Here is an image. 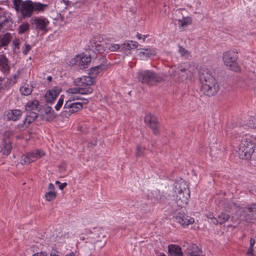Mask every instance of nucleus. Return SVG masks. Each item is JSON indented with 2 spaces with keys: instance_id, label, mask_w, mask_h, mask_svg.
<instances>
[{
  "instance_id": "1",
  "label": "nucleus",
  "mask_w": 256,
  "mask_h": 256,
  "mask_svg": "<svg viewBox=\"0 0 256 256\" xmlns=\"http://www.w3.org/2000/svg\"><path fill=\"white\" fill-rule=\"evenodd\" d=\"M199 78L201 84V91L204 94L211 96L218 92V85L208 69L205 68H202L199 72Z\"/></svg>"
},
{
  "instance_id": "2",
  "label": "nucleus",
  "mask_w": 256,
  "mask_h": 256,
  "mask_svg": "<svg viewBox=\"0 0 256 256\" xmlns=\"http://www.w3.org/2000/svg\"><path fill=\"white\" fill-rule=\"evenodd\" d=\"M174 197L176 204L180 208L186 206L190 197L188 186L184 180L176 182L174 190Z\"/></svg>"
},
{
  "instance_id": "3",
  "label": "nucleus",
  "mask_w": 256,
  "mask_h": 256,
  "mask_svg": "<svg viewBox=\"0 0 256 256\" xmlns=\"http://www.w3.org/2000/svg\"><path fill=\"white\" fill-rule=\"evenodd\" d=\"M25 108L28 112L26 117L22 122L19 123L18 125V128L20 130L26 129L37 118L38 114L36 112L38 111L39 108L38 100H34L28 101L25 106Z\"/></svg>"
},
{
  "instance_id": "4",
  "label": "nucleus",
  "mask_w": 256,
  "mask_h": 256,
  "mask_svg": "<svg viewBox=\"0 0 256 256\" xmlns=\"http://www.w3.org/2000/svg\"><path fill=\"white\" fill-rule=\"evenodd\" d=\"M256 137L250 136L244 138L240 145L238 154L241 159H248L254 152Z\"/></svg>"
},
{
  "instance_id": "5",
  "label": "nucleus",
  "mask_w": 256,
  "mask_h": 256,
  "mask_svg": "<svg viewBox=\"0 0 256 256\" xmlns=\"http://www.w3.org/2000/svg\"><path fill=\"white\" fill-rule=\"evenodd\" d=\"M104 236L100 232H95L88 236L84 245L82 246V250L85 256H89L95 249V244L98 242H102L100 248L102 247L106 244L104 239Z\"/></svg>"
},
{
  "instance_id": "6",
  "label": "nucleus",
  "mask_w": 256,
  "mask_h": 256,
  "mask_svg": "<svg viewBox=\"0 0 256 256\" xmlns=\"http://www.w3.org/2000/svg\"><path fill=\"white\" fill-rule=\"evenodd\" d=\"M136 78L139 82L143 84L153 86L157 82L162 80L161 76L150 70H140L136 74Z\"/></svg>"
},
{
  "instance_id": "7",
  "label": "nucleus",
  "mask_w": 256,
  "mask_h": 256,
  "mask_svg": "<svg viewBox=\"0 0 256 256\" xmlns=\"http://www.w3.org/2000/svg\"><path fill=\"white\" fill-rule=\"evenodd\" d=\"M14 8L16 12H20L23 18H30L33 14L32 1L31 0H12Z\"/></svg>"
},
{
  "instance_id": "8",
  "label": "nucleus",
  "mask_w": 256,
  "mask_h": 256,
  "mask_svg": "<svg viewBox=\"0 0 256 256\" xmlns=\"http://www.w3.org/2000/svg\"><path fill=\"white\" fill-rule=\"evenodd\" d=\"M238 58V52L234 50L226 52L224 54L222 57L224 64L231 70L235 72L240 70L239 66L236 62Z\"/></svg>"
},
{
  "instance_id": "9",
  "label": "nucleus",
  "mask_w": 256,
  "mask_h": 256,
  "mask_svg": "<svg viewBox=\"0 0 256 256\" xmlns=\"http://www.w3.org/2000/svg\"><path fill=\"white\" fill-rule=\"evenodd\" d=\"M237 213L240 216L241 220L248 222L256 219V204H252L247 207L240 208Z\"/></svg>"
},
{
  "instance_id": "10",
  "label": "nucleus",
  "mask_w": 256,
  "mask_h": 256,
  "mask_svg": "<svg viewBox=\"0 0 256 256\" xmlns=\"http://www.w3.org/2000/svg\"><path fill=\"white\" fill-rule=\"evenodd\" d=\"M45 155V152L40 150H36L24 154L21 157L22 164H28Z\"/></svg>"
},
{
  "instance_id": "11",
  "label": "nucleus",
  "mask_w": 256,
  "mask_h": 256,
  "mask_svg": "<svg viewBox=\"0 0 256 256\" xmlns=\"http://www.w3.org/2000/svg\"><path fill=\"white\" fill-rule=\"evenodd\" d=\"M82 108V104L80 102H66L62 114L66 118H68L71 114L75 113Z\"/></svg>"
},
{
  "instance_id": "12",
  "label": "nucleus",
  "mask_w": 256,
  "mask_h": 256,
  "mask_svg": "<svg viewBox=\"0 0 256 256\" xmlns=\"http://www.w3.org/2000/svg\"><path fill=\"white\" fill-rule=\"evenodd\" d=\"M91 60L90 56L84 54L76 55L70 62L72 64L77 66L80 69H84L88 66Z\"/></svg>"
},
{
  "instance_id": "13",
  "label": "nucleus",
  "mask_w": 256,
  "mask_h": 256,
  "mask_svg": "<svg viewBox=\"0 0 256 256\" xmlns=\"http://www.w3.org/2000/svg\"><path fill=\"white\" fill-rule=\"evenodd\" d=\"M31 24L35 26L36 30L46 32L48 30L47 26L49 24V21L46 18L37 16L32 19Z\"/></svg>"
},
{
  "instance_id": "14",
  "label": "nucleus",
  "mask_w": 256,
  "mask_h": 256,
  "mask_svg": "<svg viewBox=\"0 0 256 256\" xmlns=\"http://www.w3.org/2000/svg\"><path fill=\"white\" fill-rule=\"evenodd\" d=\"M144 122L152 130L154 134H159L158 122L155 116L151 114H146L144 118Z\"/></svg>"
},
{
  "instance_id": "15",
  "label": "nucleus",
  "mask_w": 256,
  "mask_h": 256,
  "mask_svg": "<svg viewBox=\"0 0 256 256\" xmlns=\"http://www.w3.org/2000/svg\"><path fill=\"white\" fill-rule=\"evenodd\" d=\"M12 14H6L0 22V32H4L12 28L14 23Z\"/></svg>"
},
{
  "instance_id": "16",
  "label": "nucleus",
  "mask_w": 256,
  "mask_h": 256,
  "mask_svg": "<svg viewBox=\"0 0 256 256\" xmlns=\"http://www.w3.org/2000/svg\"><path fill=\"white\" fill-rule=\"evenodd\" d=\"M4 116L8 120L16 122L21 118L22 112L20 109H10L5 112Z\"/></svg>"
},
{
  "instance_id": "17",
  "label": "nucleus",
  "mask_w": 256,
  "mask_h": 256,
  "mask_svg": "<svg viewBox=\"0 0 256 256\" xmlns=\"http://www.w3.org/2000/svg\"><path fill=\"white\" fill-rule=\"evenodd\" d=\"M240 87L245 90H254L256 91V78H244L240 84Z\"/></svg>"
},
{
  "instance_id": "18",
  "label": "nucleus",
  "mask_w": 256,
  "mask_h": 256,
  "mask_svg": "<svg viewBox=\"0 0 256 256\" xmlns=\"http://www.w3.org/2000/svg\"><path fill=\"white\" fill-rule=\"evenodd\" d=\"M176 221L185 227L192 224L194 222V218L187 215L184 214H178L175 217Z\"/></svg>"
},
{
  "instance_id": "19",
  "label": "nucleus",
  "mask_w": 256,
  "mask_h": 256,
  "mask_svg": "<svg viewBox=\"0 0 256 256\" xmlns=\"http://www.w3.org/2000/svg\"><path fill=\"white\" fill-rule=\"evenodd\" d=\"M60 92V88L58 87H54L52 90H48L45 94V98L46 102L52 103L59 95Z\"/></svg>"
},
{
  "instance_id": "20",
  "label": "nucleus",
  "mask_w": 256,
  "mask_h": 256,
  "mask_svg": "<svg viewBox=\"0 0 256 256\" xmlns=\"http://www.w3.org/2000/svg\"><path fill=\"white\" fill-rule=\"evenodd\" d=\"M94 82V78L90 74L78 78L76 81V85L80 86H91Z\"/></svg>"
},
{
  "instance_id": "21",
  "label": "nucleus",
  "mask_w": 256,
  "mask_h": 256,
  "mask_svg": "<svg viewBox=\"0 0 256 256\" xmlns=\"http://www.w3.org/2000/svg\"><path fill=\"white\" fill-rule=\"evenodd\" d=\"M139 50L138 56L142 60H146L156 54L155 50L150 48H142Z\"/></svg>"
},
{
  "instance_id": "22",
  "label": "nucleus",
  "mask_w": 256,
  "mask_h": 256,
  "mask_svg": "<svg viewBox=\"0 0 256 256\" xmlns=\"http://www.w3.org/2000/svg\"><path fill=\"white\" fill-rule=\"evenodd\" d=\"M176 66H172L170 70V73L174 76H176L178 80L180 82L184 81L191 76L190 72H184L181 74H178L176 72H174L175 70Z\"/></svg>"
},
{
  "instance_id": "23",
  "label": "nucleus",
  "mask_w": 256,
  "mask_h": 256,
  "mask_svg": "<svg viewBox=\"0 0 256 256\" xmlns=\"http://www.w3.org/2000/svg\"><path fill=\"white\" fill-rule=\"evenodd\" d=\"M169 254L172 256H183L181 248L176 244H170L168 246Z\"/></svg>"
},
{
  "instance_id": "24",
  "label": "nucleus",
  "mask_w": 256,
  "mask_h": 256,
  "mask_svg": "<svg viewBox=\"0 0 256 256\" xmlns=\"http://www.w3.org/2000/svg\"><path fill=\"white\" fill-rule=\"evenodd\" d=\"M229 218L230 215L228 214L222 212L216 218L213 219V224H222L227 222Z\"/></svg>"
},
{
  "instance_id": "25",
  "label": "nucleus",
  "mask_w": 256,
  "mask_h": 256,
  "mask_svg": "<svg viewBox=\"0 0 256 256\" xmlns=\"http://www.w3.org/2000/svg\"><path fill=\"white\" fill-rule=\"evenodd\" d=\"M12 148V142L8 139L4 140L2 144L1 147L2 154L4 155L8 156L10 153Z\"/></svg>"
},
{
  "instance_id": "26",
  "label": "nucleus",
  "mask_w": 256,
  "mask_h": 256,
  "mask_svg": "<svg viewBox=\"0 0 256 256\" xmlns=\"http://www.w3.org/2000/svg\"><path fill=\"white\" fill-rule=\"evenodd\" d=\"M0 69L4 73L8 72L10 70L8 60L4 54H0Z\"/></svg>"
},
{
  "instance_id": "27",
  "label": "nucleus",
  "mask_w": 256,
  "mask_h": 256,
  "mask_svg": "<svg viewBox=\"0 0 256 256\" xmlns=\"http://www.w3.org/2000/svg\"><path fill=\"white\" fill-rule=\"evenodd\" d=\"M70 92L72 94L78 93L79 94H88L92 92V89L90 88H70Z\"/></svg>"
},
{
  "instance_id": "28",
  "label": "nucleus",
  "mask_w": 256,
  "mask_h": 256,
  "mask_svg": "<svg viewBox=\"0 0 256 256\" xmlns=\"http://www.w3.org/2000/svg\"><path fill=\"white\" fill-rule=\"evenodd\" d=\"M0 38L1 40L0 46L2 47L6 46L12 39V34L10 32H6Z\"/></svg>"
},
{
  "instance_id": "29",
  "label": "nucleus",
  "mask_w": 256,
  "mask_h": 256,
  "mask_svg": "<svg viewBox=\"0 0 256 256\" xmlns=\"http://www.w3.org/2000/svg\"><path fill=\"white\" fill-rule=\"evenodd\" d=\"M190 67V64L188 62L182 63L179 64L176 68H175V70L174 72H176L178 74H181V73L184 72H190L189 70V68Z\"/></svg>"
},
{
  "instance_id": "30",
  "label": "nucleus",
  "mask_w": 256,
  "mask_h": 256,
  "mask_svg": "<svg viewBox=\"0 0 256 256\" xmlns=\"http://www.w3.org/2000/svg\"><path fill=\"white\" fill-rule=\"evenodd\" d=\"M32 12H44L48 7L46 4H44L40 2H32Z\"/></svg>"
},
{
  "instance_id": "31",
  "label": "nucleus",
  "mask_w": 256,
  "mask_h": 256,
  "mask_svg": "<svg viewBox=\"0 0 256 256\" xmlns=\"http://www.w3.org/2000/svg\"><path fill=\"white\" fill-rule=\"evenodd\" d=\"M34 86L31 84H24L20 88L21 94L24 96L30 95L33 90Z\"/></svg>"
},
{
  "instance_id": "32",
  "label": "nucleus",
  "mask_w": 256,
  "mask_h": 256,
  "mask_svg": "<svg viewBox=\"0 0 256 256\" xmlns=\"http://www.w3.org/2000/svg\"><path fill=\"white\" fill-rule=\"evenodd\" d=\"M138 46L137 42L134 41H129L122 44L121 48L123 50H130L136 48Z\"/></svg>"
},
{
  "instance_id": "33",
  "label": "nucleus",
  "mask_w": 256,
  "mask_h": 256,
  "mask_svg": "<svg viewBox=\"0 0 256 256\" xmlns=\"http://www.w3.org/2000/svg\"><path fill=\"white\" fill-rule=\"evenodd\" d=\"M104 65L94 66L90 69L88 74L90 75L94 79L104 68Z\"/></svg>"
},
{
  "instance_id": "34",
  "label": "nucleus",
  "mask_w": 256,
  "mask_h": 256,
  "mask_svg": "<svg viewBox=\"0 0 256 256\" xmlns=\"http://www.w3.org/2000/svg\"><path fill=\"white\" fill-rule=\"evenodd\" d=\"M14 84L10 78H4L0 82V88L4 90H8Z\"/></svg>"
},
{
  "instance_id": "35",
  "label": "nucleus",
  "mask_w": 256,
  "mask_h": 256,
  "mask_svg": "<svg viewBox=\"0 0 256 256\" xmlns=\"http://www.w3.org/2000/svg\"><path fill=\"white\" fill-rule=\"evenodd\" d=\"M70 88L66 90V94L68 98V100L66 102L70 101L71 102H72L75 100H82L80 96V94H79L78 93L72 94L70 92Z\"/></svg>"
},
{
  "instance_id": "36",
  "label": "nucleus",
  "mask_w": 256,
  "mask_h": 256,
  "mask_svg": "<svg viewBox=\"0 0 256 256\" xmlns=\"http://www.w3.org/2000/svg\"><path fill=\"white\" fill-rule=\"evenodd\" d=\"M30 24L28 22H24L19 26L18 32L19 34H22L30 30Z\"/></svg>"
},
{
  "instance_id": "37",
  "label": "nucleus",
  "mask_w": 256,
  "mask_h": 256,
  "mask_svg": "<svg viewBox=\"0 0 256 256\" xmlns=\"http://www.w3.org/2000/svg\"><path fill=\"white\" fill-rule=\"evenodd\" d=\"M146 148L142 146L141 144H138L136 148V157H141L144 155Z\"/></svg>"
},
{
  "instance_id": "38",
  "label": "nucleus",
  "mask_w": 256,
  "mask_h": 256,
  "mask_svg": "<svg viewBox=\"0 0 256 256\" xmlns=\"http://www.w3.org/2000/svg\"><path fill=\"white\" fill-rule=\"evenodd\" d=\"M200 251V248L196 244H192L188 248V253L192 256H196V254Z\"/></svg>"
},
{
  "instance_id": "39",
  "label": "nucleus",
  "mask_w": 256,
  "mask_h": 256,
  "mask_svg": "<svg viewBox=\"0 0 256 256\" xmlns=\"http://www.w3.org/2000/svg\"><path fill=\"white\" fill-rule=\"evenodd\" d=\"M178 52L180 54L181 56L184 57L186 58H188L190 56V52L182 46H178Z\"/></svg>"
},
{
  "instance_id": "40",
  "label": "nucleus",
  "mask_w": 256,
  "mask_h": 256,
  "mask_svg": "<svg viewBox=\"0 0 256 256\" xmlns=\"http://www.w3.org/2000/svg\"><path fill=\"white\" fill-rule=\"evenodd\" d=\"M20 40L18 38H14L12 41V48L13 50L16 51L20 49Z\"/></svg>"
},
{
  "instance_id": "41",
  "label": "nucleus",
  "mask_w": 256,
  "mask_h": 256,
  "mask_svg": "<svg viewBox=\"0 0 256 256\" xmlns=\"http://www.w3.org/2000/svg\"><path fill=\"white\" fill-rule=\"evenodd\" d=\"M192 21L188 18H183L182 20H178V24L182 27L186 26L190 24Z\"/></svg>"
},
{
  "instance_id": "42",
  "label": "nucleus",
  "mask_w": 256,
  "mask_h": 256,
  "mask_svg": "<svg viewBox=\"0 0 256 256\" xmlns=\"http://www.w3.org/2000/svg\"><path fill=\"white\" fill-rule=\"evenodd\" d=\"M56 196V194L54 191H50L45 194V198L48 202H50L54 200Z\"/></svg>"
},
{
  "instance_id": "43",
  "label": "nucleus",
  "mask_w": 256,
  "mask_h": 256,
  "mask_svg": "<svg viewBox=\"0 0 256 256\" xmlns=\"http://www.w3.org/2000/svg\"><path fill=\"white\" fill-rule=\"evenodd\" d=\"M120 46L118 44H107L106 48L110 52H116L120 48Z\"/></svg>"
},
{
  "instance_id": "44",
  "label": "nucleus",
  "mask_w": 256,
  "mask_h": 256,
  "mask_svg": "<svg viewBox=\"0 0 256 256\" xmlns=\"http://www.w3.org/2000/svg\"><path fill=\"white\" fill-rule=\"evenodd\" d=\"M46 113L47 114L50 115V118L51 120L54 119L56 116L54 110L52 108L50 107H48L46 109Z\"/></svg>"
},
{
  "instance_id": "45",
  "label": "nucleus",
  "mask_w": 256,
  "mask_h": 256,
  "mask_svg": "<svg viewBox=\"0 0 256 256\" xmlns=\"http://www.w3.org/2000/svg\"><path fill=\"white\" fill-rule=\"evenodd\" d=\"M64 96H61L60 98L58 100V102L56 104L55 106V109L56 110H59L61 107L62 106L64 103Z\"/></svg>"
},
{
  "instance_id": "46",
  "label": "nucleus",
  "mask_w": 256,
  "mask_h": 256,
  "mask_svg": "<svg viewBox=\"0 0 256 256\" xmlns=\"http://www.w3.org/2000/svg\"><path fill=\"white\" fill-rule=\"evenodd\" d=\"M248 125L250 128H256V117L250 116L248 122Z\"/></svg>"
},
{
  "instance_id": "47",
  "label": "nucleus",
  "mask_w": 256,
  "mask_h": 256,
  "mask_svg": "<svg viewBox=\"0 0 256 256\" xmlns=\"http://www.w3.org/2000/svg\"><path fill=\"white\" fill-rule=\"evenodd\" d=\"M20 72L19 71L16 72L14 74L11 76L10 80L14 84H16L18 78H20Z\"/></svg>"
},
{
  "instance_id": "48",
  "label": "nucleus",
  "mask_w": 256,
  "mask_h": 256,
  "mask_svg": "<svg viewBox=\"0 0 256 256\" xmlns=\"http://www.w3.org/2000/svg\"><path fill=\"white\" fill-rule=\"evenodd\" d=\"M107 48L106 47L102 46V44L96 45V50L98 52L102 53L104 51H106Z\"/></svg>"
},
{
  "instance_id": "49",
  "label": "nucleus",
  "mask_w": 256,
  "mask_h": 256,
  "mask_svg": "<svg viewBox=\"0 0 256 256\" xmlns=\"http://www.w3.org/2000/svg\"><path fill=\"white\" fill-rule=\"evenodd\" d=\"M31 49V46L29 44H24L22 53L24 55H26Z\"/></svg>"
},
{
  "instance_id": "50",
  "label": "nucleus",
  "mask_w": 256,
  "mask_h": 256,
  "mask_svg": "<svg viewBox=\"0 0 256 256\" xmlns=\"http://www.w3.org/2000/svg\"><path fill=\"white\" fill-rule=\"evenodd\" d=\"M56 184L58 186V188L60 190H63L64 188L67 186L66 182L61 183L58 180L56 182Z\"/></svg>"
},
{
  "instance_id": "51",
  "label": "nucleus",
  "mask_w": 256,
  "mask_h": 256,
  "mask_svg": "<svg viewBox=\"0 0 256 256\" xmlns=\"http://www.w3.org/2000/svg\"><path fill=\"white\" fill-rule=\"evenodd\" d=\"M60 252L54 248H52L50 253V256H60Z\"/></svg>"
},
{
  "instance_id": "52",
  "label": "nucleus",
  "mask_w": 256,
  "mask_h": 256,
  "mask_svg": "<svg viewBox=\"0 0 256 256\" xmlns=\"http://www.w3.org/2000/svg\"><path fill=\"white\" fill-rule=\"evenodd\" d=\"M32 256H48V254L46 252H36Z\"/></svg>"
},
{
  "instance_id": "53",
  "label": "nucleus",
  "mask_w": 256,
  "mask_h": 256,
  "mask_svg": "<svg viewBox=\"0 0 256 256\" xmlns=\"http://www.w3.org/2000/svg\"><path fill=\"white\" fill-rule=\"evenodd\" d=\"M247 255L254 256V247L250 246L246 253Z\"/></svg>"
},
{
  "instance_id": "54",
  "label": "nucleus",
  "mask_w": 256,
  "mask_h": 256,
  "mask_svg": "<svg viewBox=\"0 0 256 256\" xmlns=\"http://www.w3.org/2000/svg\"><path fill=\"white\" fill-rule=\"evenodd\" d=\"M78 254L76 251L72 252L68 254H66L65 256H78Z\"/></svg>"
},
{
  "instance_id": "55",
  "label": "nucleus",
  "mask_w": 256,
  "mask_h": 256,
  "mask_svg": "<svg viewBox=\"0 0 256 256\" xmlns=\"http://www.w3.org/2000/svg\"><path fill=\"white\" fill-rule=\"evenodd\" d=\"M136 37H137V38L138 39H139V40L142 39L144 40L146 38V36H144V35L142 36V35L141 34H136Z\"/></svg>"
},
{
  "instance_id": "56",
  "label": "nucleus",
  "mask_w": 256,
  "mask_h": 256,
  "mask_svg": "<svg viewBox=\"0 0 256 256\" xmlns=\"http://www.w3.org/2000/svg\"><path fill=\"white\" fill-rule=\"evenodd\" d=\"M54 186L52 184L50 183L48 184V189L50 190V191H54Z\"/></svg>"
},
{
  "instance_id": "57",
  "label": "nucleus",
  "mask_w": 256,
  "mask_h": 256,
  "mask_svg": "<svg viewBox=\"0 0 256 256\" xmlns=\"http://www.w3.org/2000/svg\"><path fill=\"white\" fill-rule=\"evenodd\" d=\"M255 243H256L255 240H254L253 238H251L250 240V246L254 247Z\"/></svg>"
},
{
  "instance_id": "58",
  "label": "nucleus",
  "mask_w": 256,
  "mask_h": 256,
  "mask_svg": "<svg viewBox=\"0 0 256 256\" xmlns=\"http://www.w3.org/2000/svg\"><path fill=\"white\" fill-rule=\"evenodd\" d=\"M208 218L211 220V222L212 223H213V219L216 218L213 217L212 214H210L209 216H208Z\"/></svg>"
},
{
  "instance_id": "59",
  "label": "nucleus",
  "mask_w": 256,
  "mask_h": 256,
  "mask_svg": "<svg viewBox=\"0 0 256 256\" xmlns=\"http://www.w3.org/2000/svg\"><path fill=\"white\" fill-rule=\"evenodd\" d=\"M46 79H47V80L48 81L50 82L52 80V78L50 76H48L47 77Z\"/></svg>"
},
{
  "instance_id": "60",
  "label": "nucleus",
  "mask_w": 256,
  "mask_h": 256,
  "mask_svg": "<svg viewBox=\"0 0 256 256\" xmlns=\"http://www.w3.org/2000/svg\"><path fill=\"white\" fill-rule=\"evenodd\" d=\"M83 100H84V102H83L84 104H86L88 102L87 99H83Z\"/></svg>"
},
{
  "instance_id": "61",
  "label": "nucleus",
  "mask_w": 256,
  "mask_h": 256,
  "mask_svg": "<svg viewBox=\"0 0 256 256\" xmlns=\"http://www.w3.org/2000/svg\"><path fill=\"white\" fill-rule=\"evenodd\" d=\"M158 256H166V255L164 253H162Z\"/></svg>"
},
{
  "instance_id": "62",
  "label": "nucleus",
  "mask_w": 256,
  "mask_h": 256,
  "mask_svg": "<svg viewBox=\"0 0 256 256\" xmlns=\"http://www.w3.org/2000/svg\"><path fill=\"white\" fill-rule=\"evenodd\" d=\"M2 46H0V48H2Z\"/></svg>"
}]
</instances>
